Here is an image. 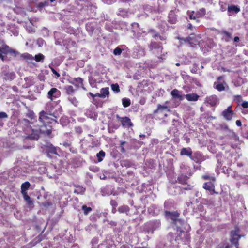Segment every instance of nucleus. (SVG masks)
I'll list each match as a JSON object with an SVG mask.
<instances>
[{"instance_id":"29","label":"nucleus","mask_w":248,"mask_h":248,"mask_svg":"<svg viewBox=\"0 0 248 248\" xmlns=\"http://www.w3.org/2000/svg\"><path fill=\"white\" fill-rule=\"evenodd\" d=\"M189 18L191 20H195L197 23L199 22V18L196 16V13L193 11L189 13Z\"/></svg>"},{"instance_id":"38","label":"nucleus","mask_w":248,"mask_h":248,"mask_svg":"<svg viewBox=\"0 0 248 248\" xmlns=\"http://www.w3.org/2000/svg\"><path fill=\"white\" fill-rule=\"evenodd\" d=\"M123 105L124 107L126 108L130 106V100L128 98H124L122 99Z\"/></svg>"},{"instance_id":"43","label":"nucleus","mask_w":248,"mask_h":248,"mask_svg":"<svg viewBox=\"0 0 248 248\" xmlns=\"http://www.w3.org/2000/svg\"><path fill=\"white\" fill-rule=\"evenodd\" d=\"M153 36L154 37H155V38H156V39H159L160 40H165V37H163V36H161V35H160L158 33H155V34H154Z\"/></svg>"},{"instance_id":"25","label":"nucleus","mask_w":248,"mask_h":248,"mask_svg":"<svg viewBox=\"0 0 248 248\" xmlns=\"http://www.w3.org/2000/svg\"><path fill=\"white\" fill-rule=\"evenodd\" d=\"M83 79L80 77L74 78L73 81L71 83L75 84L76 86L78 87L82 85Z\"/></svg>"},{"instance_id":"23","label":"nucleus","mask_w":248,"mask_h":248,"mask_svg":"<svg viewBox=\"0 0 248 248\" xmlns=\"http://www.w3.org/2000/svg\"><path fill=\"white\" fill-rule=\"evenodd\" d=\"M30 186V184L29 182H25L23 183L21 186V193H24V192H27L28 189Z\"/></svg>"},{"instance_id":"52","label":"nucleus","mask_w":248,"mask_h":248,"mask_svg":"<svg viewBox=\"0 0 248 248\" xmlns=\"http://www.w3.org/2000/svg\"><path fill=\"white\" fill-rule=\"evenodd\" d=\"M110 204L113 206V208H116L117 206V203L115 200H111L110 201Z\"/></svg>"},{"instance_id":"50","label":"nucleus","mask_w":248,"mask_h":248,"mask_svg":"<svg viewBox=\"0 0 248 248\" xmlns=\"http://www.w3.org/2000/svg\"><path fill=\"white\" fill-rule=\"evenodd\" d=\"M8 117V115L6 113L4 112H0V119L6 118Z\"/></svg>"},{"instance_id":"44","label":"nucleus","mask_w":248,"mask_h":248,"mask_svg":"<svg viewBox=\"0 0 248 248\" xmlns=\"http://www.w3.org/2000/svg\"><path fill=\"white\" fill-rule=\"evenodd\" d=\"M145 55L144 50L142 48H139V53L137 55V57H140Z\"/></svg>"},{"instance_id":"26","label":"nucleus","mask_w":248,"mask_h":248,"mask_svg":"<svg viewBox=\"0 0 248 248\" xmlns=\"http://www.w3.org/2000/svg\"><path fill=\"white\" fill-rule=\"evenodd\" d=\"M23 195V198L25 201H26L27 204L31 206L33 205V202L31 200L30 197L28 195L27 192H24V193H21Z\"/></svg>"},{"instance_id":"53","label":"nucleus","mask_w":248,"mask_h":248,"mask_svg":"<svg viewBox=\"0 0 248 248\" xmlns=\"http://www.w3.org/2000/svg\"><path fill=\"white\" fill-rule=\"evenodd\" d=\"M51 153L54 154H57L56 148L54 147H51L50 148V151Z\"/></svg>"},{"instance_id":"46","label":"nucleus","mask_w":248,"mask_h":248,"mask_svg":"<svg viewBox=\"0 0 248 248\" xmlns=\"http://www.w3.org/2000/svg\"><path fill=\"white\" fill-rule=\"evenodd\" d=\"M50 68L52 73L56 76V78L57 79L58 78L60 77V74L58 72H57L53 68L51 67Z\"/></svg>"},{"instance_id":"34","label":"nucleus","mask_w":248,"mask_h":248,"mask_svg":"<svg viewBox=\"0 0 248 248\" xmlns=\"http://www.w3.org/2000/svg\"><path fill=\"white\" fill-rule=\"evenodd\" d=\"M206 13V10L205 8H201L198 11H197L196 13V16L199 18L205 15Z\"/></svg>"},{"instance_id":"57","label":"nucleus","mask_w":248,"mask_h":248,"mask_svg":"<svg viewBox=\"0 0 248 248\" xmlns=\"http://www.w3.org/2000/svg\"><path fill=\"white\" fill-rule=\"evenodd\" d=\"M89 82L92 87H94V82L93 79H89Z\"/></svg>"},{"instance_id":"60","label":"nucleus","mask_w":248,"mask_h":248,"mask_svg":"<svg viewBox=\"0 0 248 248\" xmlns=\"http://www.w3.org/2000/svg\"><path fill=\"white\" fill-rule=\"evenodd\" d=\"M76 131L78 133H81L82 132V129L80 127H76Z\"/></svg>"},{"instance_id":"8","label":"nucleus","mask_w":248,"mask_h":248,"mask_svg":"<svg viewBox=\"0 0 248 248\" xmlns=\"http://www.w3.org/2000/svg\"><path fill=\"white\" fill-rule=\"evenodd\" d=\"M232 106H229L227 108L224 110L221 115L227 121H230L232 118L233 112L231 110Z\"/></svg>"},{"instance_id":"15","label":"nucleus","mask_w":248,"mask_h":248,"mask_svg":"<svg viewBox=\"0 0 248 248\" xmlns=\"http://www.w3.org/2000/svg\"><path fill=\"white\" fill-rule=\"evenodd\" d=\"M221 128L222 130H226L228 131L232 134V138L234 140L237 141L238 140V139H239L238 137H237L235 135V133L233 131H231V130H230L229 129L228 126L227 124H222L221 126Z\"/></svg>"},{"instance_id":"27","label":"nucleus","mask_w":248,"mask_h":248,"mask_svg":"<svg viewBox=\"0 0 248 248\" xmlns=\"http://www.w3.org/2000/svg\"><path fill=\"white\" fill-rule=\"evenodd\" d=\"M65 89L66 90V93L69 95V96H73L75 92V90L73 86L71 85L67 86L65 87Z\"/></svg>"},{"instance_id":"37","label":"nucleus","mask_w":248,"mask_h":248,"mask_svg":"<svg viewBox=\"0 0 248 248\" xmlns=\"http://www.w3.org/2000/svg\"><path fill=\"white\" fill-rule=\"evenodd\" d=\"M45 56L41 54H38L35 56L34 59L37 62H43Z\"/></svg>"},{"instance_id":"9","label":"nucleus","mask_w":248,"mask_h":248,"mask_svg":"<svg viewBox=\"0 0 248 248\" xmlns=\"http://www.w3.org/2000/svg\"><path fill=\"white\" fill-rule=\"evenodd\" d=\"M117 118H118L121 122L123 126L129 127L133 126V124L131 123L130 119L128 117H120L119 115H117Z\"/></svg>"},{"instance_id":"47","label":"nucleus","mask_w":248,"mask_h":248,"mask_svg":"<svg viewBox=\"0 0 248 248\" xmlns=\"http://www.w3.org/2000/svg\"><path fill=\"white\" fill-rule=\"evenodd\" d=\"M233 100L236 102H240L242 100V97L239 95H235L233 96Z\"/></svg>"},{"instance_id":"28","label":"nucleus","mask_w":248,"mask_h":248,"mask_svg":"<svg viewBox=\"0 0 248 248\" xmlns=\"http://www.w3.org/2000/svg\"><path fill=\"white\" fill-rule=\"evenodd\" d=\"M240 10L239 7L237 6L232 5L228 7V12L230 13L233 12L235 13H237Z\"/></svg>"},{"instance_id":"11","label":"nucleus","mask_w":248,"mask_h":248,"mask_svg":"<svg viewBox=\"0 0 248 248\" xmlns=\"http://www.w3.org/2000/svg\"><path fill=\"white\" fill-rule=\"evenodd\" d=\"M220 34L222 35V39L226 42H230L232 39V34L226 31H221Z\"/></svg>"},{"instance_id":"42","label":"nucleus","mask_w":248,"mask_h":248,"mask_svg":"<svg viewBox=\"0 0 248 248\" xmlns=\"http://www.w3.org/2000/svg\"><path fill=\"white\" fill-rule=\"evenodd\" d=\"M60 123L62 126H65L68 123V120L66 117H62L60 120Z\"/></svg>"},{"instance_id":"56","label":"nucleus","mask_w":248,"mask_h":248,"mask_svg":"<svg viewBox=\"0 0 248 248\" xmlns=\"http://www.w3.org/2000/svg\"><path fill=\"white\" fill-rule=\"evenodd\" d=\"M243 136L244 138H246L247 139H248V130L246 132H244L243 134Z\"/></svg>"},{"instance_id":"19","label":"nucleus","mask_w":248,"mask_h":248,"mask_svg":"<svg viewBox=\"0 0 248 248\" xmlns=\"http://www.w3.org/2000/svg\"><path fill=\"white\" fill-rule=\"evenodd\" d=\"M164 110H166L167 111L169 112L170 111L169 107H168L167 106L165 105H161L160 104H158L157 105V108L156 110L154 111V113H155L158 112H162Z\"/></svg>"},{"instance_id":"45","label":"nucleus","mask_w":248,"mask_h":248,"mask_svg":"<svg viewBox=\"0 0 248 248\" xmlns=\"http://www.w3.org/2000/svg\"><path fill=\"white\" fill-rule=\"evenodd\" d=\"M104 3L108 4H111L116 1L117 0H101Z\"/></svg>"},{"instance_id":"41","label":"nucleus","mask_w":248,"mask_h":248,"mask_svg":"<svg viewBox=\"0 0 248 248\" xmlns=\"http://www.w3.org/2000/svg\"><path fill=\"white\" fill-rule=\"evenodd\" d=\"M122 50L120 47H116L113 51V54L115 55L119 56L122 53Z\"/></svg>"},{"instance_id":"35","label":"nucleus","mask_w":248,"mask_h":248,"mask_svg":"<svg viewBox=\"0 0 248 248\" xmlns=\"http://www.w3.org/2000/svg\"><path fill=\"white\" fill-rule=\"evenodd\" d=\"M15 78V74L14 73L11 72V73H9L5 74L4 75V78L6 80H11L14 79Z\"/></svg>"},{"instance_id":"10","label":"nucleus","mask_w":248,"mask_h":248,"mask_svg":"<svg viewBox=\"0 0 248 248\" xmlns=\"http://www.w3.org/2000/svg\"><path fill=\"white\" fill-rule=\"evenodd\" d=\"M171 95L173 98L178 99L180 101L183 100L184 98V95H182L181 94V92L176 89L171 92Z\"/></svg>"},{"instance_id":"54","label":"nucleus","mask_w":248,"mask_h":248,"mask_svg":"<svg viewBox=\"0 0 248 248\" xmlns=\"http://www.w3.org/2000/svg\"><path fill=\"white\" fill-rule=\"evenodd\" d=\"M242 106L244 108H248V102L244 101L242 103Z\"/></svg>"},{"instance_id":"20","label":"nucleus","mask_w":248,"mask_h":248,"mask_svg":"<svg viewBox=\"0 0 248 248\" xmlns=\"http://www.w3.org/2000/svg\"><path fill=\"white\" fill-rule=\"evenodd\" d=\"M203 187L206 190L212 191L214 190L215 186L212 182H208L204 183Z\"/></svg>"},{"instance_id":"59","label":"nucleus","mask_w":248,"mask_h":248,"mask_svg":"<svg viewBox=\"0 0 248 248\" xmlns=\"http://www.w3.org/2000/svg\"><path fill=\"white\" fill-rule=\"evenodd\" d=\"M109 224L111 226H116L117 225V223L113 221H110Z\"/></svg>"},{"instance_id":"14","label":"nucleus","mask_w":248,"mask_h":248,"mask_svg":"<svg viewBox=\"0 0 248 248\" xmlns=\"http://www.w3.org/2000/svg\"><path fill=\"white\" fill-rule=\"evenodd\" d=\"M206 102L211 106H214L218 103V98L216 95H212L206 98Z\"/></svg>"},{"instance_id":"22","label":"nucleus","mask_w":248,"mask_h":248,"mask_svg":"<svg viewBox=\"0 0 248 248\" xmlns=\"http://www.w3.org/2000/svg\"><path fill=\"white\" fill-rule=\"evenodd\" d=\"M76 188L74 191L77 194H83L85 191V188L80 186H75Z\"/></svg>"},{"instance_id":"21","label":"nucleus","mask_w":248,"mask_h":248,"mask_svg":"<svg viewBox=\"0 0 248 248\" xmlns=\"http://www.w3.org/2000/svg\"><path fill=\"white\" fill-rule=\"evenodd\" d=\"M192 154V152L191 151V149L189 148H183L182 149L180 155H187L188 156H191Z\"/></svg>"},{"instance_id":"62","label":"nucleus","mask_w":248,"mask_h":248,"mask_svg":"<svg viewBox=\"0 0 248 248\" xmlns=\"http://www.w3.org/2000/svg\"><path fill=\"white\" fill-rule=\"evenodd\" d=\"M100 178L101 179L105 180L107 178V177L105 175V174H103V175L100 176Z\"/></svg>"},{"instance_id":"16","label":"nucleus","mask_w":248,"mask_h":248,"mask_svg":"<svg viewBox=\"0 0 248 248\" xmlns=\"http://www.w3.org/2000/svg\"><path fill=\"white\" fill-rule=\"evenodd\" d=\"M149 224L152 231H154L159 228L160 226V221L159 220L151 221L150 222Z\"/></svg>"},{"instance_id":"39","label":"nucleus","mask_w":248,"mask_h":248,"mask_svg":"<svg viewBox=\"0 0 248 248\" xmlns=\"http://www.w3.org/2000/svg\"><path fill=\"white\" fill-rule=\"evenodd\" d=\"M111 87L115 93H118L120 92L119 86L118 84H113L111 85Z\"/></svg>"},{"instance_id":"5","label":"nucleus","mask_w":248,"mask_h":248,"mask_svg":"<svg viewBox=\"0 0 248 248\" xmlns=\"http://www.w3.org/2000/svg\"><path fill=\"white\" fill-rule=\"evenodd\" d=\"M166 216L168 217L171 219L173 223L176 224L177 226L182 224V221L178 219L179 214L177 212H166Z\"/></svg>"},{"instance_id":"2","label":"nucleus","mask_w":248,"mask_h":248,"mask_svg":"<svg viewBox=\"0 0 248 248\" xmlns=\"http://www.w3.org/2000/svg\"><path fill=\"white\" fill-rule=\"evenodd\" d=\"M200 38L199 36L196 37L194 34H191L188 37L185 38H178L181 42L183 41L185 42H188L191 46H194L196 45H198L201 47L204 46L203 43L204 42L201 41L199 39Z\"/></svg>"},{"instance_id":"24","label":"nucleus","mask_w":248,"mask_h":248,"mask_svg":"<svg viewBox=\"0 0 248 248\" xmlns=\"http://www.w3.org/2000/svg\"><path fill=\"white\" fill-rule=\"evenodd\" d=\"M129 210L130 209L129 207L125 205L120 206L118 209V211L119 212L121 213H125L126 214H128V213L129 212Z\"/></svg>"},{"instance_id":"30","label":"nucleus","mask_w":248,"mask_h":248,"mask_svg":"<svg viewBox=\"0 0 248 248\" xmlns=\"http://www.w3.org/2000/svg\"><path fill=\"white\" fill-rule=\"evenodd\" d=\"M117 15L124 18L128 16V11L123 9H119L117 12Z\"/></svg>"},{"instance_id":"63","label":"nucleus","mask_w":248,"mask_h":248,"mask_svg":"<svg viewBox=\"0 0 248 248\" xmlns=\"http://www.w3.org/2000/svg\"><path fill=\"white\" fill-rule=\"evenodd\" d=\"M119 0L122 2H129L132 1V0Z\"/></svg>"},{"instance_id":"4","label":"nucleus","mask_w":248,"mask_h":248,"mask_svg":"<svg viewBox=\"0 0 248 248\" xmlns=\"http://www.w3.org/2000/svg\"><path fill=\"white\" fill-rule=\"evenodd\" d=\"M239 234V230L237 228H235V230L232 231L231 232L230 241L233 244L236 248H238L239 239L242 237Z\"/></svg>"},{"instance_id":"48","label":"nucleus","mask_w":248,"mask_h":248,"mask_svg":"<svg viewBox=\"0 0 248 248\" xmlns=\"http://www.w3.org/2000/svg\"><path fill=\"white\" fill-rule=\"evenodd\" d=\"M202 178L205 180L209 179V180H212L213 181H215V179L214 177H210L208 175H205L202 176Z\"/></svg>"},{"instance_id":"61","label":"nucleus","mask_w":248,"mask_h":248,"mask_svg":"<svg viewBox=\"0 0 248 248\" xmlns=\"http://www.w3.org/2000/svg\"><path fill=\"white\" fill-rule=\"evenodd\" d=\"M94 95V97H99L100 98H103V95L101 93H96Z\"/></svg>"},{"instance_id":"18","label":"nucleus","mask_w":248,"mask_h":248,"mask_svg":"<svg viewBox=\"0 0 248 248\" xmlns=\"http://www.w3.org/2000/svg\"><path fill=\"white\" fill-rule=\"evenodd\" d=\"M169 21L171 24L175 23L177 21V17L175 13L171 11L170 12L169 16Z\"/></svg>"},{"instance_id":"40","label":"nucleus","mask_w":248,"mask_h":248,"mask_svg":"<svg viewBox=\"0 0 248 248\" xmlns=\"http://www.w3.org/2000/svg\"><path fill=\"white\" fill-rule=\"evenodd\" d=\"M21 57L27 60H32L34 59L33 57L31 55L28 53L23 54L21 55Z\"/></svg>"},{"instance_id":"64","label":"nucleus","mask_w":248,"mask_h":248,"mask_svg":"<svg viewBox=\"0 0 248 248\" xmlns=\"http://www.w3.org/2000/svg\"><path fill=\"white\" fill-rule=\"evenodd\" d=\"M239 40H240V39H239V38L238 37H237V36H236V37H235L234 38V42H239Z\"/></svg>"},{"instance_id":"7","label":"nucleus","mask_w":248,"mask_h":248,"mask_svg":"<svg viewBox=\"0 0 248 248\" xmlns=\"http://www.w3.org/2000/svg\"><path fill=\"white\" fill-rule=\"evenodd\" d=\"M150 50L153 51V53L159 54L162 53V47L161 44L155 42H152L150 45Z\"/></svg>"},{"instance_id":"12","label":"nucleus","mask_w":248,"mask_h":248,"mask_svg":"<svg viewBox=\"0 0 248 248\" xmlns=\"http://www.w3.org/2000/svg\"><path fill=\"white\" fill-rule=\"evenodd\" d=\"M184 96L188 101H196L199 98V96L194 93H189L186 95L184 94Z\"/></svg>"},{"instance_id":"31","label":"nucleus","mask_w":248,"mask_h":248,"mask_svg":"<svg viewBox=\"0 0 248 248\" xmlns=\"http://www.w3.org/2000/svg\"><path fill=\"white\" fill-rule=\"evenodd\" d=\"M105 156V153L102 150L100 151L98 153L96 154V157L97 158L98 161L99 162H101Z\"/></svg>"},{"instance_id":"1","label":"nucleus","mask_w":248,"mask_h":248,"mask_svg":"<svg viewBox=\"0 0 248 248\" xmlns=\"http://www.w3.org/2000/svg\"><path fill=\"white\" fill-rule=\"evenodd\" d=\"M58 116L55 113H47L42 111L39 113V123L40 125H31L29 121L23 119L19 121V124L23 127V131L25 139L37 140L40 133L49 136L51 132L52 126L49 124L52 123H57Z\"/></svg>"},{"instance_id":"36","label":"nucleus","mask_w":248,"mask_h":248,"mask_svg":"<svg viewBox=\"0 0 248 248\" xmlns=\"http://www.w3.org/2000/svg\"><path fill=\"white\" fill-rule=\"evenodd\" d=\"M82 210L83 211L84 215H88L91 211L92 208L90 207H87L86 205H83L82 206Z\"/></svg>"},{"instance_id":"13","label":"nucleus","mask_w":248,"mask_h":248,"mask_svg":"<svg viewBox=\"0 0 248 248\" xmlns=\"http://www.w3.org/2000/svg\"><path fill=\"white\" fill-rule=\"evenodd\" d=\"M228 88L225 82L220 83L218 82H215L214 83V87L219 92L224 91L225 90V86Z\"/></svg>"},{"instance_id":"33","label":"nucleus","mask_w":248,"mask_h":248,"mask_svg":"<svg viewBox=\"0 0 248 248\" xmlns=\"http://www.w3.org/2000/svg\"><path fill=\"white\" fill-rule=\"evenodd\" d=\"M68 100L75 106H77L78 104V101L75 97L73 96H69Z\"/></svg>"},{"instance_id":"17","label":"nucleus","mask_w":248,"mask_h":248,"mask_svg":"<svg viewBox=\"0 0 248 248\" xmlns=\"http://www.w3.org/2000/svg\"><path fill=\"white\" fill-rule=\"evenodd\" d=\"M120 148L122 153H125L127 149H130V146L125 141H121Z\"/></svg>"},{"instance_id":"58","label":"nucleus","mask_w":248,"mask_h":248,"mask_svg":"<svg viewBox=\"0 0 248 248\" xmlns=\"http://www.w3.org/2000/svg\"><path fill=\"white\" fill-rule=\"evenodd\" d=\"M236 124L238 126H241L242 125V124H241V122L240 120H238L236 121Z\"/></svg>"},{"instance_id":"49","label":"nucleus","mask_w":248,"mask_h":248,"mask_svg":"<svg viewBox=\"0 0 248 248\" xmlns=\"http://www.w3.org/2000/svg\"><path fill=\"white\" fill-rule=\"evenodd\" d=\"M42 240L41 236H38L37 237H36L34 241L33 242L34 245L37 244L38 242H40Z\"/></svg>"},{"instance_id":"6","label":"nucleus","mask_w":248,"mask_h":248,"mask_svg":"<svg viewBox=\"0 0 248 248\" xmlns=\"http://www.w3.org/2000/svg\"><path fill=\"white\" fill-rule=\"evenodd\" d=\"M61 95V92L56 88H51L47 93V98L50 100L59 98Z\"/></svg>"},{"instance_id":"32","label":"nucleus","mask_w":248,"mask_h":248,"mask_svg":"<svg viewBox=\"0 0 248 248\" xmlns=\"http://www.w3.org/2000/svg\"><path fill=\"white\" fill-rule=\"evenodd\" d=\"M109 93V88L108 87L102 88L100 90V93L102 94L103 98L108 95Z\"/></svg>"},{"instance_id":"51","label":"nucleus","mask_w":248,"mask_h":248,"mask_svg":"<svg viewBox=\"0 0 248 248\" xmlns=\"http://www.w3.org/2000/svg\"><path fill=\"white\" fill-rule=\"evenodd\" d=\"M62 145L65 148H69L71 145V143L70 142H69L68 141H65L63 142Z\"/></svg>"},{"instance_id":"55","label":"nucleus","mask_w":248,"mask_h":248,"mask_svg":"<svg viewBox=\"0 0 248 248\" xmlns=\"http://www.w3.org/2000/svg\"><path fill=\"white\" fill-rule=\"evenodd\" d=\"M43 205L45 207H49V206L51 205H52V203L51 202H45L43 203Z\"/></svg>"},{"instance_id":"3","label":"nucleus","mask_w":248,"mask_h":248,"mask_svg":"<svg viewBox=\"0 0 248 248\" xmlns=\"http://www.w3.org/2000/svg\"><path fill=\"white\" fill-rule=\"evenodd\" d=\"M8 53L13 54L15 56L18 53L16 50L11 49L9 46L7 45H4L0 47V58L3 61L6 59V56L5 55Z\"/></svg>"}]
</instances>
